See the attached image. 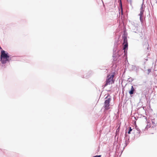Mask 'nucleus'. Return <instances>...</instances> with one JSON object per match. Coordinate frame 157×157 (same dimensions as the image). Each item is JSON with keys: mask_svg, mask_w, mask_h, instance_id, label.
Instances as JSON below:
<instances>
[{"mask_svg": "<svg viewBox=\"0 0 157 157\" xmlns=\"http://www.w3.org/2000/svg\"><path fill=\"white\" fill-rule=\"evenodd\" d=\"M2 67H3L4 68H5V67H4V66H3V65H2Z\"/></svg>", "mask_w": 157, "mask_h": 157, "instance_id": "16", "label": "nucleus"}, {"mask_svg": "<svg viewBox=\"0 0 157 157\" xmlns=\"http://www.w3.org/2000/svg\"><path fill=\"white\" fill-rule=\"evenodd\" d=\"M10 56L8 53L5 51L2 50L1 51L0 59L1 63L4 64L8 62H9L10 59H9Z\"/></svg>", "mask_w": 157, "mask_h": 157, "instance_id": "1", "label": "nucleus"}, {"mask_svg": "<svg viewBox=\"0 0 157 157\" xmlns=\"http://www.w3.org/2000/svg\"><path fill=\"white\" fill-rule=\"evenodd\" d=\"M143 1H144V0H143Z\"/></svg>", "mask_w": 157, "mask_h": 157, "instance_id": "17", "label": "nucleus"}, {"mask_svg": "<svg viewBox=\"0 0 157 157\" xmlns=\"http://www.w3.org/2000/svg\"><path fill=\"white\" fill-rule=\"evenodd\" d=\"M135 91V90L133 86H132L131 90L130 91H129V93L131 95L132 94L134 93V91Z\"/></svg>", "mask_w": 157, "mask_h": 157, "instance_id": "9", "label": "nucleus"}, {"mask_svg": "<svg viewBox=\"0 0 157 157\" xmlns=\"http://www.w3.org/2000/svg\"><path fill=\"white\" fill-rule=\"evenodd\" d=\"M144 12V11H142V10L141 11H140V13L139 14V15L140 16V20L141 22H142L143 21V15Z\"/></svg>", "mask_w": 157, "mask_h": 157, "instance_id": "8", "label": "nucleus"}, {"mask_svg": "<svg viewBox=\"0 0 157 157\" xmlns=\"http://www.w3.org/2000/svg\"><path fill=\"white\" fill-rule=\"evenodd\" d=\"M150 127V126H149V125H147L146 126V128L147 129L148 128H149Z\"/></svg>", "mask_w": 157, "mask_h": 157, "instance_id": "15", "label": "nucleus"}, {"mask_svg": "<svg viewBox=\"0 0 157 157\" xmlns=\"http://www.w3.org/2000/svg\"><path fill=\"white\" fill-rule=\"evenodd\" d=\"M147 74L148 75L151 72V70L150 69H149L147 70Z\"/></svg>", "mask_w": 157, "mask_h": 157, "instance_id": "13", "label": "nucleus"}, {"mask_svg": "<svg viewBox=\"0 0 157 157\" xmlns=\"http://www.w3.org/2000/svg\"><path fill=\"white\" fill-rule=\"evenodd\" d=\"M124 138L125 139V144H126L125 146V147L129 143V137L128 136L127 134V132H126Z\"/></svg>", "mask_w": 157, "mask_h": 157, "instance_id": "7", "label": "nucleus"}, {"mask_svg": "<svg viewBox=\"0 0 157 157\" xmlns=\"http://www.w3.org/2000/svg\"><path fill=\"white\" fill-rule=\"evenodd\" d=\"M143 5V4H142V6ZM142 10V11H144V10L143 9V7H142V6L141 7V8L140 9V11H141Z\"/></svg>", "mask_w": 157, "mask_h": 157, "instance_id": "14", "label": "nucleus"}, {"mask_svg": "<svg viewBox=\"0 0 157 157\" xmlns=\"http://www.w3.org/2000/svg\"><path fill=\"white\" fill-rule=\"evenodd\" d=\"M105 99L103 107L105 108V110H107L110 108L109 103L111 100V98L110 96L108 95L105 98Z\"/></svg>", "mask_w": 157, "mask_h": 157, "instance_id": "3", "label": "nucleus"}, {"mask_svg": "<svg viewBox=\"0 0 157 157\" xmlns=\"http://www.w3.org/2000/svg\"><path fill=\"white\" fill-rule=\"evenodd\" d=\"M133 132L134 134L135 138H138L140 135L141 131L140 129L137 127H135V129H134Z\"/></svg>", "mask_w": 157, "mask_h": 157, "instance_id": "6", "label": "nucleus"}, {"mask_svg": "<svg viewBox=\"0 0 157 157\" xmlns=\"http://www.w3.org/2000/svg\"><path fill=\"white\" fill-rule=\"evenodd\" d=\"M128 81L129 82H132V81L133 80V79H132V78H129L128 79Z\"/></svg>", "mask_w": 157, "mask_h": 157, "instance_id": "11", "label": "nucleus"}, {"mask_svg": "<svg viewBox=\"0 0 157 157\" xmlns=\"http://www.w3.org/2000/svg\"><path fill=\"white\" fill-rule=\"evenodd\" d=\"M120 6L121 7V10H122V3H121V0H120Z\"/></svg>", "mask_w": 157, "mask_h": 157, "instance_id": "12", "label": "nucleus"}, {"mask_svg": "<svg viewBox=\"0 0 157 157\" xmlns=\"http://www.w3.org/2000/svg\"><path fill=\"white\" fill-rule=\"evenodd\" d=\"M113 77L114 75H112L110 77L108 76L107 77V79H106V83L104 85V87H105L108 84H112V83L114 82L113 80Z\"/></svg>", "mask_w": 157, "mask_h": 157, "instance_id": "5", "label": "nucleus"}, {"mask_svg": "<svg viewBox=\"0 0 157 157\" xmlns=\"http://www.w3.org/2000/svg\"><path fill=\"white\" fill-rule=\"evenodd\" d=\"M122 38L123 40V49L122 51L124 52V55L125 56L127 53V50L128 48V43L127 40V37L125 35H124L122 36Z\"/></svg>", "mask_w": 157, "mask_h": 157, "instance_id": "2", "label": "nucleus"}, {"mask_svg": "<svg viewBox=\"0 0 157 157\" xmlns=\"http://www.w3.org/2000/svg\"><path fill=\"white\" fill-rule=\"evenodd\" d=\"M133 131V130H132V129L131 128V127H129V131L128 132V134H130L131 133V132L132 131Z\"/></svg>", "mask_w": 157, "mask_h": 157, "instance_id": "10", "label": "nucleus"}, {"mask_svg": "<svg viewBox=\"0 0 157 157\" xmlns=\"http://www.w3.org/2000/svg\"><path fill=\"white\" fill-rule=\"evenodd\" d=\"M117 46L118 44L117 43L115 44L113 48V58H114L113 59L114 60H116L117 59V58L119 57L120 56L119 53V52L117 51Z\"/></svg>", "mask_w": 157, "mask_h": 157, "instance_id": "4", "label": "nucleus"}]
</instances>
